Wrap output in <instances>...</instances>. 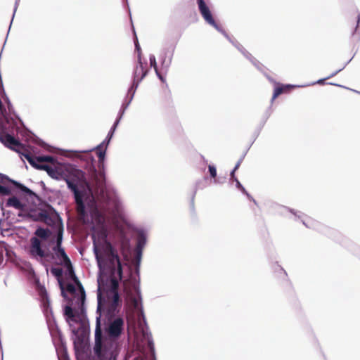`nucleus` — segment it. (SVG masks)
<instances>
[{
    "mask_svg": "<svg viewBox=\"0 0 360 360\" xmlns=\"http://www.w3.org/2000/svg\"><path fill=\"white\" fill-rule=\"evenodd\" d=\"M68 188L74 193L81 219L92 224L93 250L99 269L96 316H100L101 319L103 314L107 319L103 338L120 340L124 321L115 315L121 306L118 286L119 281L122 280V266L116 249L108 239V234L112 224L118 237L115 243L120 242L122 247L127 245L129 240L123 231L125 214L122 204L117 193L103 188L96 197L91 188Z\"/></svg>",
    "mask_w": 360,
    "mask_h": 360,
    "instance_id": "obj_1",
    "label": "nucleus"
},
{
    "mask_svg": "<svg viewBox=\"0 0 360 360\" xmlns=\"http://www.w3.org/2000/svg\"><path fill=\"white\" fill-rule=\"evenodd\" d=\"M74 280L77 288L72 283H68L65 288L60 282V288L62 296L68 301L63 311L65 320L71 332L79 337L86 333L89 328V321L85 314L84 288L75 276Z\"/></svg>",
    "mask_w": 360,
    "mask_h": 360,
    "instance_id": "obj_2",
    "label": "nucleus"
},
{
    "mask_svg": "<svg viewBox=\"0 0 360 360\" xmlns=\"http://www.w3.org/2000/svg\"><path fill=\"white\" fill-rule=\"evenodd\" d=\"M120 340L103 338V330L100 321V316L96 318L94 345L93 347L94 360H117L121 349Z\"/></svg>",
    "mask_w": 360,
    "mask_h": 360,
    "instance_id": "obj_3",
    "label": "nucleus"
},
{
    "mask_svg": "<svg viewBox=\"0 0 360 360\" xmlns=\"http://www.w3.org/2000/svg\"><path fill=\"white\" fill-rule=\"evenodd\" d=\"M122 286L127 307L136 314L140 323L141 321L146 323L139 283L130 278L122 281Z\"/></svg>",
    "mask_w": 360,
    "mask_h": 360,
    "instance_id": "obj_4",
    "label": "nucleus"
},
{
    "mask_svg": "<svg viewBox=\"0 0 360 360\" xmlns=\"http://www.w3.org/2000/svg\"><path fill=\"white\" fill-rule=\"evenodd\" d=\"M199 11L202 16L203 19L207 23L214 27L217 30L222 33L229 41H231L238 50L247 58L248 59L254 66H255L259 71L264 73V75L269 79V76L266 72H264V66L261 64L255 58H254L248 51H246L242 45L238 42L233 41L226 34L214 21L212 13L207 6L205 0H197Z\"/></svg>",
    "mask_w": 360,
    "mask_h": 360,
    "instance_id": "obj_5",
    "label": "nucleus"
},
{
    "mask_svg": "<svg viewBox=\"0 0 360 360\" xmlns=\"http://www.w3.org/2000/svg\"><path fill=\"white\" fill-rule=\"evenodd\" d=\"M25 158L34 167L44 170L51 178L59 180L64 178L62 165H56L54 158L51 155L32 156L25 154Z\"/></svg>",
    "mask_w": 360,
    "mask_h": 360,
    "instance_id": "obj_6",
    "label": "nucleus"
},
{
    "mask_svg": "<svg viewBox=\"0 0 360 360\" xmlns=\"http://www.w3.org/2000/svg\"><path fill=\"white\" fill-rule=\"evenodd\" d=\"M51 234V232L48 229L38 227L34 231L36 236L30 239V255L32 258L42 262L44 258L49 255V253L43 249L41 240H46Z\"/></svg>",
    "mask_w": 360,
    "mask_h": 360,
    "instance_id": "obj_7",
    "label": "nucleus"
},
{
    "mask_svg": "<svg viewBox=\"0 0 360 360\" xmlns=\"http://www.w3.org/2000/svg\"><path fill=\"white\" fill-rule=\"evenodd\" d=\"M275 214L287 215L291 214L294 216L295 220H300L307 228L313 229L319 231H322L323 226L317 221L307 217L300 211H296L278 203H271V211Z\"/></svg>",
    "mask_w": 360,
    "mask_h": 360,
    "instance_id": "obj_8",
    "label": "nucleus"
},
{
    "mask_svg": "<svg viewBox=\"0 0 360 360\" xmlns=\"http://www.w3.org/2000/svg\"><path fill=\"white\" fill-rule=\"evenodd\" d=\"M53 259L56 260V263L58 265L64 266L67 269H72V263L62 246L56 248L53 247Z\"/></svg>",
    "mask_w": 360,
    "mask_h": 360,
    "instance_id": "obj_9",
    "label": "nucleus"
},
{
    "mask_svg": "<svg viewBox=\"0 0 360 360\" xmlns=\"http://www.w3.org/2000/svg\"><path fill=\"white\" fill-rule=\"evenodd\" d=\"M148 70H145L143 65L141 62V56L140 54L138 56V63L134 70L133 83L131 87L137 89L139 83L146 76Z\"/></svg>",
    "mask_w": 360,
    "mask_h": 360,
    "instance_id": "obj_10",
    "label": "nucleus"
},
{
    "mask_svg": "<svg viewBox=\"0 0 360 360\" xmlns=\"http://www.w3.org/2000/svg\"><path fill=\"white\" fill-rule=\"evenodd\" d=\"M174 51V47L164 49L159 56L162 69L167 71L170 66Z\"/></svg>",
    "mask_w": 360,
    "mask_h": 360,
    "instance_id": "obj_11",
    "label": "nucleus"
},
{
    "mask_svg": "<svg viewBox=\"0 0 360 360\" xmlns=\"http://www.w3.org/2000/svg\"><path fill=\"white\" fill-rule=\"evenodd\" d=\"M39 216L42 221L54 229L63 224L62 219L57 213L50 215L45 212H42L39 213Z\"/></svg>",
    "mask_w": 360,
    "mask_h": 360,
    "instance_id": "obj_12",
    "label": "nucleus"
},
{
    "mask_svg": "<svg viewBox=\"0 0 360 360\" xmlns=\"http://www.w3.org/2000/svg\"><path fill=\"white\" fill-rule=\"evenodd\" d=\"M0 141L6 147L18 150L21 147V143L18 140L8 134H0Z\"/></svg>",
    "mask_w": 360,
    "mask_h": 360,
    "instance_id": "obj_13",
    "label": "nucleus"
},
{
    "mask_svg": "<svg viewBox=\"0 0 360 360\" xmlns=\"http://www.w3.org/2000/svg\"><path fill=\"white\" fill-rule=\"evenodd\" d=\"M5 206L6 207H13L19 211L18 214L19 217L22 216L21 212H24L26 209V205L15 196L8 198L6 202Z\"/></svg>",
    "mask_w": 360,
    "mask_h": 360,
    "instance_id": "obj_14",
    "label": "nucleus"
},
{
    "mask_svg": "<svg viewBox=\"0 0 360 360\" xmlns=\"http://www.w3.org/2000/svg\"><path fill=\"white\" fill-rule=\"evenodd\" d=\"M5 180L8 181L9 182H11L14 186H15L18 188L20 189L23 193H26L29 196H30V197H32V196L36 197L37 196L36 193H34L32 190H30L29 188L26 187L23 184H22L15 180L11 179L6 175H4V174L0 173V181L1 183H4Z\"/></svg>",
    "mask_w": 360,
    "mask_h": 360,
    "instance_id": "obj_15",
    "label": "nucleus"
},
{
    "mask_svg": "<svg viewBox=\"0 0 360 360\" xmlns=\"http://www.w3.org/2000/svg\"><path fill=\"white\" fill-rule=\"evenodd\" d=\"M296 87L295 85L291 84H282L279 83L276 84L274 94L271 97V103L273 101L282 94H288L292 89Z\"/></svg>",
    "mask_w": 360,
    "mask_h": 360,
    "instance_id": "obj_16",
    "label": "nucleus"
},
{
    "mask_svg": "<svg viewBox=\"0 0 360 360\" xmlns=\"http://www.w3.org/2000/svg\"><path fill=\"white\" fill-rule=\"evenodd\" d=\"M147 233L146 231L143 229H139L137 231V245H136V251L137 255L139 258H140L141 255V252L143 248H144L146 241H147Z\"/></svg>",
    "mask_w": 360,
    "mask_h": 360,
    "instance_id": "obj_17",
    "label": "nucleus"
},
{
    "mask_svg": "<svg viewBox=\"0 0 360 360\" xmlns=\"http://www.w3.org/2000/svg\"><path fill=\"white\" fill-rule=\"evenodd\" d=\"M107 148H108V146L98 148V145L95 148H93L87 150H84V153H89V152H91V151H93V150H96L97 151V155H98V162L100 164H103V162H104V160H105V153H106Z\"/></svg>",
    "mask_w": 360,
    "mask_h": 360,
    "instance_id": "obj_18",
    "label": "nucleus"
},
{
    "mask_svg": "<svg viewBox=\"0 0 360 360\" xmlns=\"http://www.w3.org/2000/svg\"><path fill=\"white\" fill-rule=\"evenodd\" d=\"M271 269H274V274H276V276L280 279L283 281L287 280V273L281 266L278 264H274L273 266L271 265Z\"/></svg>",
    "mask_w": 360,
    "mask_h": 360,
    "instance_id": "obj_19",
    "label": "nucleus"
},
{
    "mask_svg": "<svg viewBox=\"0 0 360 360\" xmlns=\"http://www.w3.org/2000/svg\"><path fill=\"white\" fill-rule=\"evenodd\" d=\"M55 229L56 231V240L54 246L59 248L60 246H62L63 239V224L56 227Z\"/></svg>",
    "mask_w": 360,
    "mask_h": 360,
    "instance_id": "obj_20",
    "label": "nucleus"
},
{
    "mask_svg": "<svg viewBox=\"0 0 360 360\" xmlns=\"http://www.w3.org/2000/svg\"><path fill=\"white\" fill-rule=\"evenodd\" d=\"M236 183V187L239 189L243 194H245L249 200L254 202L255 204H256L255 200L248 193V191L245 190L244 186L240 184V182L238 181L237 178H234V181Z\"/></svg>",
    "mask_w": 360,
    "mask_h": 360,
    "instance_id": "obj_21",
    "label": "nucleus"
},
{
    "mask_svg": "<svg viewBox=\"0 0 360 360\" xmlns=\"http://www.w3.org/2000/svg\"><path fill=\"white\" fill-rule=\"evenodd\" d=\"M115 131V129L111 127L106 138L100 144H98V148L108 146L112 137L113 136Z\"/></svg>",
    "mask_w": 360,
    "mask_h": 360,
    "instance_id": "obj_22",
    "label": "nucleus"
},
{
    "mask_svg": "<svg viewBox=\"0 0 360 360\" xmlns=\"http://www.w3.org/2000/svg\"><path fill=\"white\" fill-rule=\"evenodd\" d=\"M136 89H134V88L132 89V87H131V86L128 89L127 96L129 97V98H128V101L124 103V105H125L124 108H127L128 106L129 105V104L131 103V102L132 101L134 94H135V92H136Z\"/></svg>",
    "mask_w": 360,
    "mask_h": 360,
    "instance_id": "obj_23",
    "label": "nucleus"
},
{
    "mask_svg": "<svg viewBox=\"0 0 360 360\" xmlns=\"http://www.w3.org/2000/svg\"><path fill=\"white\" fill-rule=\"evenodd\" d=\"M345 68V66L342 67V68L335 71L334 72L331 73L328 77H327L326 78H323V79H320L319 80H317L316 82H312L311 83V85H314L316 84H323L324 82H325V80H326L327 79H329L330 77H333L334 76H335L338 72H340V71H342L343 69Z\"/></svg>",
    "mask_w": 360,
    "mask_h": 360,
    "instance_id": "obj_24",
    "label": "nucleus"
},
{
    "mask_svg": "<svg viewBox=\"0 0 360 360\" xmlns=\"http://www.w3.org/2000/svg\"><path fill=\"white\" fill-rule=\"evenodd\" d=\"M143 336L146 338V340L148 341V344L150 349H153L154 345H153V339L151 337V334L146 333L144 330L143 331Z\"/></svg>",
    "mask_w": 360,
    "mask_h": 360,
    "instance_id": "obj_25",
    "label": "nucleus"
},
{
    "mask_svg": "<svg viewBox=\"0 0 360 360\" xmlns=\"http://www.w3.org/2000/svg\"><path fill=\"white\" fill-rule=\"evenodd\" d=\"M149 60H150V66L154 68L155 72H158V66H157L155 56L153 54L150 55Z\"/></svg>",
    "mask_w": 360,
    "mask_h": 360,
    "instance_id": "obj_26",
    "label": "nucleus"
},
{
    "mask_svg": "<svg viewBox=\"0 0 360 360\" xmlns=\"http://www.w3.org/2000/svg\"><path fill=\"white\" fill-rule=\"evenodd\" d=\"M0 194L3 195H9L11 194V190L6 186L0 185Z\"/></svg>",
    "mask_w": 360,
    "mask_h": 360,
    "instance_id": "obj_27",
    "label": "nucleus"
},
{
    "mask_svg": "<svg viewBox=\"0 0 360 360\" xmlns=\"http://www.w3.org/2000/svg\"><path fill=\"white\" fill-rule=\"evenodd\" d=\"M208 169H209L210 176L213 178H215L217 176L216 167L214 165H209Z\"/></svg>",
    "mask_w": 360,
    "mask_h": 360,
    "instance_id": "obj_28",
    "label": "nucleus"
},
{
    "mask_svg": "<svg viewBox=\"0 0 360 360\" xmlns=\"http://www.w3.org/2000/svg\"><path fill=\"white\" fill-rule=\"evenodd\" d=\"M122 116H123V112H119L118 117H117V120H115V122H114L112 128H115L116 129V128H117V125L119 124L120 121L121 120Z\"/></svg>",
    "mask_w": 360,
    "mask_h": 360,
    "instance_id": "obj_29",
    "label": "nucleus"
},
{
    "mask_svg": "<svg viewBox=\"0 0 360 360\" xmlns=\"http://www.w3.org/2000/svg\"><path fill=\"white\" fill-rule=\"evenodd\" d=\"M122 116H123V112H119L118 117H117V120H115V122H114L112 128H115L116 129V128H117V125L119 124L120 121L121 120Z\"/></svg>",
    "mask_w": 360,
    "mask_h": 360,
    "instance_id": "obj_30",
    "label": "nucleus"
},
{
    "mask_svg": "<svg viewBox=\"0 0 360 360\" xmlns=\"http://www.w3.org/2000/svg\"><path fill=\"white\" fill-rule=\"evenodd\" d=\"M51 273L56 276H60L63 274V270L58 268H53L51 269Z\"/></svg>",
    "mask_w": 360,
    "mask_h": 360,
    "instance_id": "obj_31",
    "label": "nucleus"
},
{
    "mask_svg": "<svg viewBox=\"0 0 360 360\" xmlns=\"http://www.w3.org/2000/svg\"><path fill=\"white\" fill-rule=\"evenodd\" d=\"M135 46H136V49L138 51V56L140 54L141 55V48H140V46L137 41V40L135 41Z\"/></svg>",
    "mask_w": 360,
    "mask_h": 360,
    "instance_id": "obj_32",
    "label": "nucleus"
},
{
    "mask_svg": "<svg viewBox=\"0 0 360 360\" xmlns=\"http://www.w3.org/2000/svg\"><path fill=\"white\" fill-rule=\"evenodd\" d=\"M158 77L162 82H165V78L162 77V75L159 72V71L158 70V72H155Z\"/></svg>",
    "mask_w": 360,
    "mask_h": 360,
    "instance_id": "obj_33",
    "label": "nucleus"
},
{
    "mask_svg": "<svg viewBox=\"0 0 360 360\" xmlns=\"http://www.w3.org/2000/svg\"><path fill=\"white\" fill-rule=\"evenodd\" d=\"M41 293L44 295V298L46 299V302L49 303V298L48 295L45 289L41 290Z\"/></svg>",
    "mask_w": 360,
    "mask_h": 360,
    "instance_id": "obj_34",
    "label": "nucleus"
},
{
    "mask_svg": "<svg viewBox=\"0 0 360 360\" xmlns=\"http://www.w3.org/2000/svg\"><path fill=\"white\" fill-rule=\"evenodd\" d=\"M241 161H242L241 159L238 161V162L236 163V165H235V167L233 168L234 171H236L238 169V167H239V166H240V165L241 163Z\"/></svg>",
    "mask_w": 360,
    "mask_h": 360,
    "instance_id": "obj_35",
    "label": "nucleus"
},
{
    "mask_svg": "<svg viewBox=\"0 0 360 360\" xmlns=\"http://www.w3.org/2000/svg\"><path fill=\"white\" fill-rule=\"evenodd\" d=\"M235 172L236 171H234V169L231 171V174H230L231 175V180L234 181V178H236L235 176Z\"/></svg>",
    "mask_w": 360,
    "mask_h": 360,
    "instance_id": "obj_36",
    "label": "nucleus"
},
{
    "mask_svg": "<svg viewBox=\"0 0 360 360\" xmlns=\"http://www.w3.org/2000/svg\"><path fill=\"white\" fill-rule=\"evenodd\" d=\"M18 1H19V0H16V1H15V4L14 13H13V17H14V15H15V11H16V9H17V7H18Z\"/></svg>",
    "mask_w": 360,
    "mask_h": 360,
    "instance_id": "obj_37",
    "label": "nucleus"
},
{
    "mask_svg": "<svg viewBox=\"0 0 360 360\" xmlns=\"http://www.w3.org/2000/svg\"><path fill=\"white\" fill-rule=\"evenodd\" d=\"M124 106H125V105H124V103H123L122 107H121V109L119 111V112H123V115L124 114V112H125V110L127 109V108H124Z\"/></svg>",
    "mask_w": 360,
    "mask_h": 360,
    "instance_id": "obj_38",
    "label": "nucleus"
},
{
    "mask_svg": "<svg viewBox=\"0 0 360 360\" xmlns=\"http://www.w3.org/2000/svg\"><path fill=\"white\" fill-rule=\"evenodd\" d=\"M359 22H360V13H359L358 16H357V24H356V29H357V27L359 26Z\"/></svg>",
    "mask_w": 360,
    "mask_h": 360,
    "instance_id": "obj_39",
    "label": "nucleus"
},
{
    "mask_svg": "<svg viewBox=\"0 0 360 360\" xmlns=\"http://www.w3.org/2000/svg\"><path fill=\"white\" fill-rule=\"evenodd\" d=\"M330 85H336V84H333V83H329ZM337 86H341L340 85H338Z\"/></svg>",
    "mask_w": 360,
    "mask_h": 360,
    "instance_id": "obj_40",
    "label": "nucleus"
},
{
    "mask_svg": "<svg viewBox=\"0 0 360 360\" xmlns=\"http://www.w3.org/2000/svg\"><path fill=\"white\" fill-rule=\"evenodd\" d=\"M353 91H354V92H356V93H358V94H360V92H359V91H356V90H353Z\"/></svg>",
    "mask_w": 360,
    "mask_h": 360,
    "instance_id": "obj_41",
    "label": "nucleus"
},
{
    "mask_svg": "<svg viewBox=\"0 0 360 360\" xmlns=\"http://www.w3.org/2000/svg\"><path fill=\"white\" fill-rule=\"evenodd\" d=\"M307 86V85H302L301 86H302V87H304V86Z\"/></svg>",
    "mask_w": 360,
    "mask_h": 360,
    "instance_id": "obj_42",
    "label": "nucleus"
}]
</instances>
